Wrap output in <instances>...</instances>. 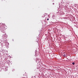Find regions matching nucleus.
<instances>
[{
  "label": "nucleus",
  "mask_w": 78,
  "mask_h": 78,
  "mask_svg": "<svg viewBox=\"0 0 78 78\" xmlns=\"http://www.w3.org/2000/svg\"><path fill=\"white\" fill-rule=\"evenodd\" d=\"M54 3H53V5H54Z\"/></svg>",
  "instance_id": "5"
},
{
  "label": "nucleus",
  "mask_w": 78,
  "mask_h": 78,
  "mask_svg": "<svg viewBox=\"0 0 78 78\" xmlns=\"http://www.w3.org/2000/svg\"><path fill=\"white\" fill-rule=\"evenodd\" d=\"M3 25H5V24H3Z\"/></svg>",
  "instance_id": "4"
},
{
  "label": "nucleus",
  "mask_w": 78,
  "mask_h": 78,
  "mask_svg": "<svg viewBox=\"0 0 78 78\" xmlns=\"http://www.w3.org/2000/svg\"><path fill=\"white\" fill-rule=\"evenodd\" d=\"M63 55L64 56H66V55H65V54H64Z\"/></svg>",
  "instance_id": "2"
},
{
  "label": "nucleus",
  "mask_w": 78,
  "mask_h": 78,
  "mask_svg": "<svg viewBox=\"0 0 78 78\" xmlns=\"http://www.w3.org/2000/svg\"><path fill=\"white\" fill-rule=\"evenodd\" d=\"M73 65H75V63H73Z\"/></svg>",
  "instance_id": "1"
},
{
  "label": "nucleus",
  "mask_w": 78,
  "mask_h": 78,
  "mask_svg": "<svg viewBox=\"0 0 78 78\" xmlns=\"http://www.w3.org/2000/svg\"><path fill=\"white\" fill-rule=\"evenodd\" d=\"M49 20V19H47V20Z\"/></svg>",
  "instance_id": "3"
}]
</instances>
